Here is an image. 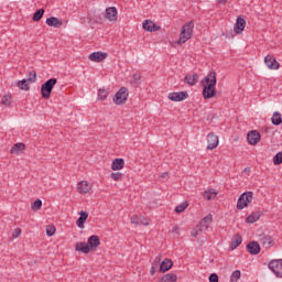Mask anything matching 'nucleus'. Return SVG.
Wrapping results in <instances>:
<instances>
[{
	"mask_svg": "<svg viewBox=\"0 0 282 282\" xmlns=\"http://www.w3.org/2000/svg\"><path fill=\"white\" fill-rule=\"evenodd\" d=\"M12 237H13V239H18V237H21V228H15L12 231Z\"/></svg>",
	"mask_w": 282,
	"mask_h": 282,
	"instance_id": "obj_46",
	"label": "nucleus"
},
{
	"mask_svg": "<svg viewBox=\"0 0 282 282\" xmlns=\"http://www.w3.org/2000/svg\"><path fill=\"white\" fill-rule=\"evenodd\" d=\"M213 221V215H207L204 219L200 220V226H208Z\"/></svg>",
	"mask_w": 282,
	"mask_h": 282,
	"instance_id": "obj_41",
	"label": "nucleus"
},
{
	"mask_svg": "<svg viewBox=\"0 0 282 282\" xmlns=\"http://www.w3.org/2000/svg\"><path fill=\"white\" fill-rule=\"evenodd\" d=\"M108 97H109V90H107L105 88H100L99 91H98V98L100 100H105Z\"/></svg>",
	"mask_w": 282,
	"mask_h": 282,
	"instance_id": "obj_34",
	"label": "nucleus"
},
{
	"mask_svg": "<svg viewBox=\"0 0 282 282\" xmlns=\"http://www.w3.org/2000/svg\"><path fill=\"white\" fill-rule=\"evenodd\" d=\"M100 246V238L96 235H93L88 238V248L90 250H97Z\"/></svg>",
	"mask_w": 282,
	"mask_h": 282,
	"instance_id": "obj_17",
	"label": "nucleus"
},
{
	"mask_svg": "<svg viewBox=\"0 0 282 282\" xmlns=\"http://www.w3.org/2000/svg\"><path fill=\"white\" fill-rule=\"evenodd\" d=\"M248 171H250V167H246V169L243 170V173H248Z\"/></svg>",
	"mask_w": 282,
	"mask_h": 282,
	"instance_id": "obj_52",
	"label": "nucleus"
},
{
	"mask_svg": "<svg viewBox=\"0 0 282 282\" xmlns=\"http://www.w3.org/2000/svg\"><path fill=\"white\" fill-rule=\"evenodd\" d=\"M79 218L77 219V228H85V223L87 221V218L89 217V214L87 212L82 210L79 213Z\"/></svg>",
	"mask_w": 282,
	"mask_h": 282,
	"instance_id": "obj_23",
	"label": "nucleus"
},
{
	"mask_svg": "<svg viewBox=\"0 0 282 282\" xmlns=\"http://www.w3.org/2000/svg\"><path fill=\"white\" fill-rule=\"evenodd\" d=\"M273 164L275 166H279L280 164H282V152H278L274 156H273Z\"/></svg>",
	"mask_w": 282,
	"mask_h": 282,
	"instance_id": "obj_37",
	"label": "nucleus"
},
{
	"mask_svg": "<svg viewBox=\"0 0 282 282\" xmlns=\"http://www.w3.org/2000/svg\"><path fill=\"white\" fill-rule=\"evenodd\" d=\"M161 177H162V178L169 177V173H163V174H161Z\"/></svg>",
	"mask_w": 282,
	"mask_h": 282,
	"instance_id": "obj_51",
	"label": "nucleus"
},
{
	"mask_svg": "<svg viewBox=\"0 0 282 282\" xmlns=\"http://www.w3.org/2000/svg\"><path fill=\"white\" fill-rule=\"evenodd\" d=\"M184 83H187L189 87H195V85L199 83V75L198 74L186 75L184 77Z\"/></svg>",
	"mask_w": 282,
	"mask_h": 282,
	"instance_id": "obj_20",
	"label": "nucleus"
},
{
	"mask_svg": "<svg viewBox=\"0 0 282 282\" xmlns=\"http://www.w3.org/2000/svg\"><path fill=\"white\" fill-rule=\"evenodd\" d=\"M110 177L111 180H113V182H120V180H122V173L120 172L111 173Z\"/></svg>",
	"mask_w": 282,
	"mask_h": 282,
	"instance_id": "obj_43",
	"label": "nucleus"
},
{
	"mask_svg": "<svg viewBox=\"0 0 282 282\" xmlns=\"http://www.w3.org/2000/svg\"><path fill=\"white\" fill-rule=\"evenodd\" d=\"M26 80L29 83H36V73L34 70L30 72Z\"/></svg>",
	"mask_w": 282,
	"mask_h": 282,
	"instance_id": "obj_45",
	"label": "nucleus"
},
{
	"mask_svg": "<svg viewBox=\"0 0 282 282\" xmlns=\"http://www.w3.org/2000/svg\"><path fill=\"white\" fill-rule=\"evenodd\" d=\"M142 28L143 30H145V32H158V30H160V26L151 20H144L142 23Z\"/></svg>",
	"mask_w": 282,
	"mask_h": 282,
	"instance_id": "obj_15",
	"label": "nucleus"
},
{
	"mask_svg": "<svg viewBox=\"0 0 282 282\" xmlns=\"http://www.w3.org/2000/svg\"><path fill=\"white\" fill-rule=\"evenodd\" d=\"M261 212H253L246 218L247 224H256V221H259L261 219Z\"/></svg>",
	"mask_w": 282,
	"mask_h": 282,
	"instance_id": "obj_26",
	"label": "nucleus"
},
{
	"mask_svg": "<svg viewBox=\"0 0 282 282\" xmlns=\"http://www.w3.org/2000/svg\"><path fill=\"white\" fill-rule=\"evenodd\" d=\"M56 83H58V79H56V78H50L48 80H46V82L41 86L42 98H44L45 100H47L48 98H51V96H52V90H53L54 87L56 86Z\"/></svg>",
	"mask_w": 282,
	"mask_h": 282,
	"instance_id": "obj_3",
	"label": "nucleus"
},
{
	"mask_svg": "<svg viewBox=\"0 0 282 282\" xmlns=\"http://www.w3.org/2000/svg\"><path fill=\"white\" fill-rule=\"evenodd\" d=\"M75 250L77 252H83V254H89L91 252V249L87 242H77L75 245Z\"/></svg>",
	"mask_w": 282,
	"mask_h": 282,
	"instance_id": "obj_18",
	"label": "nucleus"
},
{
	"mask_svg": "<svg viewBox=\"0 0 282 282\" xmlns=\"http://www.w3.org/2000/svg\"><path fill=\"white\" fill-rule=\"evenodd\" d=\"M242 241H243V238L241 237V235H239V234L235 235L230 242L231 250H236V248H239V246H241Z\"/></svg>",
	"mask_w": 282,
	"mask_h": 282,
	"instance_id": "obj_25",
	"label": "nucleus"
},
{
	"mask_svg": "<svg viewBox=\"0 0 282 282\" xmlns=\"http://www.w3.org/2000/svg\"><path fill=\"white\" fill-rule=\"evenodd\" d=\"M239 279H241V271H239V270L234 271L230 276V281L237 282V281H239Z\"/></svg>",
	"mask_w": 282,
	"mask_h": 282,
	"instance_id": "obj_39",
	"label": "nucleus"
},
{
	"mask_svg": "<svg viewBox=\"0 0 282 282\" xmlns=\"http://www.w3.org/2000/svg\"><path fill=\"white\" fill-rule=\"evenodd\" d=\"M43 14H45V9H39L36 12L33 14V21L37 22L43 19Z\"/></svg>",
	"mask_w": 282,
	"mask_h": 282,
	"instance_id": "obj_33",
	"label": "nucleus"
},
{
	"mask_svg": "<svg viewBox=\"0 0 282 282\" xmlns=\"http://www.w3.org/2000/svg\"><path fill=\"white\" fill-rule=\"evenodd\" d=\"M105 18L111 22L118 21V9L116 7L107 8Z\"/></svg>",
	"mask_w": 282,
	"mask_h": 282,
	"instance_id": "obj_11",
	"label": "nucleus"
},
{
	"mask_svg": "<svg viewBox=\"0 0 282 282\" xmlns=\"http://www.w3.org/2000/svg\"><path fill=\"white\" fill-rule=\"evenodd\" d=\"M264 63L269 69H279L281 67V64L276 62V58L272 55H267L264 57Z\"/></svg>",
	"mask_w": 282,
	"mask_h": 282,
	"instance_id": "obj_10",
	"label": "nucleus"
},
{
	"mask_svg": "<svg viewBox=\"0 0 282 282\" xmlns=\"http://www.w3.org/2000/svg\"><path fill=\"white\" fill-rule=\"evenodd\" d=\"M260 243L268 250L274 246V240L272 239V236L263 235L260 238Z\"/></svg>",
	"mask_w": 282,
	"mask_h": 282,
	"instance_id": "obj_16",
	"label": "nucleus"
},
{
	"mask_svg": "<svg viewBox=\"0 0 282 282\" xmlns=\"http://www.w3.org/2000/svg\"><path fill=\"white\" fill-rule=\"evenodd\" d=\"M252 192L242 193L237 202L238 210H243V208H248V204H252Z\"/></svg>",
	"mask_w": 282,
	"mask_h": 282,
	"instance_id": "obj_4",
	"label": "nucleus"
},
{
	"mask_svg": "<svg viewBox=\"0 0 282 282\" xmlns=\"http://www.w3.org/2000/svg\"><path fill=\"white\" fill-rule=\"evenodd\" d=\"M43 207V200L36 199L34 203L31 204L32 210H41Z\"/></svg>",
	"mask_w": 282,
	"mask_h": 282,
	"instance_id": "obj_36",
	"label": "nucleus"
},
{
	"mask_svg": "<svg viewBox=\"0 0 282 282\" xmlns=\"http://www.w3.org/2000/svg\"><path fill=\"white\" fill-rule=\"evenodd\" d=\"M194 29H195V22L194 21H189V22L185 23L181 28V33H180L177 44L178 45H184V43H186V41H191V39H193V30Z\"/></svg>",
	"mask_w": 282,
	"mask_h": 282,
	"instance_id": "obj_2",
	"label": "nucleus"
},
{
	"mask_svg": "<svg viewBox=\"0 0 282 282\" xmlns=\"http://www.w3.org/2000/svg\"><path fill=\"white\" fill-rule=\"evenodd\" d=\"M56 234V227L54 226H46V235L47 237H54V235Z\"/></svg>",
	"mask_w": 282,
	"mask_h": 282,
	"instance_id": "obj_42",
	"label": "nucleus"
},
{
	"mask_svg": "<svg viewBox=\"0 0 282 282\" xmlns=\"http://www.w3.org/2000/svg\"><path fill=\"white\" fill-rule=\"evenodd\" d=\"M131 224H134V226H140V224H142V216L133 215L131 217Z\"/></svg>",
	"mask_w": 282,
	"mask_h": 282,
	"instance_id": "obj_40",
	"label": "nucleus"
},
{
	"mask_svg": "<svg viewBox=\"0 0 282 282\" xmlns=\"http://www.w3.org/2000/svg\"><path fill=\"white\" fill-rule=\"evenodd\" d=\"M140 226H149V219L141 217Z\"/></svg>",
	"mask_w": 282,
	"mask_h": 282,
	"instance_id": "obj_48",
	"label": "nucleus"
},
{
	"mask_svg": "<svg viewBox=\"0 0 282 282\" xmlns=\"http://www.w3.org/2000/svg\"><path fill=\"white\" fill-rule=\"evenodd\" d=\"M46 25L50 28H61L63 25V20L56 17H51L46 19Z\"/></svg>",
	"mask_w": 282,
	"mask_h": 282,
	"instance_id": "obj_21",
	"label": "nucleus"
},
{
	"mask_svg": "<svg viewBox=\"0 0 282 282\" xmlns=\"http://www.w3.org/2000/svg\"><path fill=\"white\" fill-rule=\"evenodd\" d=\"M107 53L105 52H94L91 53L88 58L89 61H93L94 63H102V61H105V58H107Z\"/></svg>",
	"mask_w": 282,
	"mask_h": 282,
	"instance_id": "obj_12",
	"label": "nucleus"
},
{
	"mask_svg": "<svg viewBox=\"0 0 282 282\" xmlns=\"http://www.w3.org/2000/svg\"><path fill=\"white\" fill-rule=\"evenodd\" d=\"M167 98L173 102H182V100H186V98H188V93L187 91L170 93Z\"/></svg>",
	"mask_w": 282,
	"mask_h": 282,
	"instance_id": "obj_9",
	"label": "nucleus"
},
{
	"mask_svg": "<svg viewBox=\"0 0 282 282\" xmlns=\"http://www.w3.org/2000/svg\"><path fill=\"white\" fill-rule=\"evenodd\" d=\"M204 230H208V225L198 224L192 231V237H199Z\"/></svg>",
	"mask_w": 282,
	"mask_h": 282,
	"instance_id": "obj_28",
	"label": "nucleus"
},
{
	"mask_svg": "<svg viewBox=\"0 0 282 282\" xmlns=\"http://www.w3.org/2000/svg\"><path fill=\"white\" fill-rule=\"evenodd\" d=\"M269 269L278 279H282V260H271L269 262Z\"/></svg>",
	"mask_w": 282,
	"mask_h": 282,
	"instance_id": "obj_6",
	"label": "nucleus"
},
{
	"mask_svg": "<svg viewBox=\"0 0 282 282\" xmlns=\"http://www.w3.org/2000/svg\"><path fill=\"white\" fill-rule=\"evenodd\" d=\"M219 147V137L217 134L210 132L207 134V150L213 151Z\"/></svg>",
	"mask_w": 282,
	"mask_h": 282,
	"instance_id": "obj_7",
	"label": "nucleus"
},
{
	"mask_svg": "<svg viewBox=\"0 0 282 282\" xmlns=\"http://www.w3.org/2000/svg\"><path fill=\"white\" fill-rule=\"evenodd\" d=\"M124 169V159H115L111 164L112 171H122Z\"/></svg>",
	"mask_w": 282,
	"mask_h": 282,
	"instance_id": "obj_24",
	"label": "nucleus"
},
{
	"mask_svg": "<svg viewBox=\"0 0 282 282\" xmlns=\"http://www.w3.org/2000/svg\"><path fill=\"white\" fill-rule=\"evenodd\" d=\"M142 76H140V74H133L132 75V82L131 84L132 85H140V80H141Z\"/></svg>",
	"mask_w": 282,
	"mask_h": 282,
	"instance_id": "obj_44",
	"label": "nucleus"
},
{
	"mask_svg": "<svg viewBox=\"0 0 282 282\" xmlns=\"http://www.w3.org/2000/svg\"><path fill=\"white\" fill-rule=\"evenodd\" d=\"M173 268V260L166 258L162 262H160L159 272L161 274H164V272H169Z\"/></svg>",
	"mask_w": 282,
	"mask_h": 282,
	"instance_id": "obj_13",
	"label": "nucleus"
},
{
	"mask_svg": "<svg viewBox=\"0 0 282 282\" xmlns=\"http://www.w3.org/2000/svg\"><path fill=\"white\" fill-rule=\"evenodd\" d=\"M247 140L251 147H254L261 142V133H259L257 130H251L247 134Z\"/></svg>",
	"mask_w": 282,
	"mask_h": 282,
	"instance_id": "obj_8",
	"label": "nucleus"
},
{
	"mask_svg": "<svg viewBox=\"0 0 282 282\" xmlns=\"http://www.w3.org/2000/svg\"><path fill=\"white\" fill-rule=\"evenodd\" d=\"M247 250L250 254H259L261 252V247L259 246V242L251 241L247 245Z\"/></svg>",
	"mask_w": 282,
	"mask_h": 282,
	"instance_id": "obj_19",
	"label": "nucleus"
},
{
	"mask_svg": "<svg viewBox=\"0 0 282 282\" xmlns=\"http://www.w3.org/2000/svg\"><path fill=\"white\" fill-rule=\"evenodd\" d=\"M77 191L82 194L89 193V191H91V185H89V182L87 181H82L77 185Z\"/></svg>",
	"mask_w": 282,
	"mask_h": 282,
	"instance_id": "obj_22",
	"label": "nucleus"
},
{
	"mask_svg": "<svg viewBox=\"0 0 282 282\" xmlns=\"http://www.w3.org/2000/svg\"><path fill=\"white\" fill-rule=\"evenodd\" d=\"M271 122L275 127H279V124L282 123V117H281V113L279 111L273 112V116L271 118Z\"/></svg>",
	"mask_w": 282,
	"mask_h": 282,
	"instance_id": "obj_30",
	"label": "nucleus"
},
{
	"mask_svg": "<svg viewBox=\"0 0 282 282\" xmlns=\"http://www.w3.org/2000/svg\"><path fill=\"white\" fill-rule=\"evenodd\" d=\"M25 150V144L24 143H15L12 149L10 150V153L13 155H19L21 151Z\"/></svg>",
	"mask_w": 282,
	"mask_h": 282,
	"instance_id": "obj_29",
	"label": "nucleus"
},
{
	"mask_svg": "<svg viewBox=\"0 0 282 282\" xmlns=\"http://www.w3.org/2000/svg\"><path fill=\"white\" fill-rule=\"evenodd\" d=\"M18 87L22 91H30V84H28V79H21L18 82Z\"/></svg>",
	"mask_w": 282,
	"mask_h": 282,
	"instance_id": "obj_31",
	"label": "nucleus"
},
{
	"mask_svg": "<svg viewBox=\"0 0 282 282\" xmlns=\"http://www.w3.org/2000/svg\"><path fill=\"white\" fill-rule=\"evenodd\" d=\"M127 98H129V89L127 87H121L116 93L112 100L115 105H124V102H127Z\"/></svg>",
	"mask_w": 282,
	"mask_h": 282,
	"instance_id": "obj_5",
	"label": "nucleus"
},
{
	"mask_svg": "<svg viewBox=\"0 0 282 282\" xmlns=\"http://www.w3.org/2000/svg\"><path fill=\"white\" fill-rule=\"evenodd\" d=\"M236 34H241L246 30V19L238 17L234 26Z\"/></svg>",
	"mask_w": 282,
	"mask_h": 282,
	"instance_id": "obj_14",
	"label": "nucleus"
},
{
	"mask_svg": "<svg viewBox=\"0 0 282 282\" xmlns=\"http://www.w3.org/2000/svg\"><path fill=\"white\" fill-rule=\"evenodd\" d=\"M172 232H175V234L177 235V232H180V227L174 226V227L172 228Z\"/></svg>",
	"mask_w": 282,
	"mask_h": 282,
	"instance_id": "obj_49",
	"label": "nucleus"
},
{
	"mask_svg": "<svg viewBox=\"0 0 282 282\" xmlns=\"http://www.w3.org/2000/svg\"><path fill=\"white\" fill-rule=\"evenodd\" d=\"M2 105H4V107H10V105H12V96L4 95L2 98Z\"/></svg>",
	"mask_w": 282,
	"mask_h": 282,
	"instance_id": "obj_38",
	"label": "nucleus"
},
{
	"mask_svg": "<svg viewBox=\"0 0 282 282\" xmlns=\"http://www.w3.org/2000/svg\"><path fill=\"white\" fill-rule=\"evenodd\" d=\"M209 282H219V275H217V273H212L209 275Z\"/></svg>",
	"mask_w": 282,
	"mask_h": 282,
	"instance_id": "obj_47",
	"label": "nucleus"
},
{
	"mask_svg": "<svg viewBox=\"0 0 282 282\" xmlns=\"http://www.w3.org/2000/svg\"><path fill=\"white\" fill-rule=\"evenodd\" d=\"M188 208V202H183L175 207V213H184V210Z\"/></svg>",
	"mask_w": 282,
	"mask_h": 282,
	"instance_id": "obj_35",
	"label": "nucleus"
},
{
	"mask_svg": "<svg viewBox=\"0 0 282 282\" xmlns=\"http://www.w3.org/2000/svg\"><path fill=\"white\" fill-rule=\"evenodd\" d=\"M227 2H228V0H218V3L226 4Z\"/></svg>",
	"mask_w": 282,
	"mask_h": 282,
	"instance_id": "obj_50",
	"label": "nucleus"
},
{
	"mask_svg": "<svg viewBox=\"0 0 282 282\" xmlns=\"http://www.w3.org/2000/svg\"><path fill=\"white\" fill-rule=\"evenodd\" d=\"M161 261H162V260L160 259V257H156V258L153 260L152 267H151V269H150V274H151V276H155L158 270H160V263H161Z\"/></svg>",
	"mask_w": 282,
	"mask_h": 282,
	"instance_id": "obj_27",
	"label": "nucleus"
},
{
	"mask_svg": "<svg viewBox=\"0 0 282 282\" xmlns=\"http://www.w3.org/2000/svg\"><path fill=\"white\" fill-rule=\"evenodd\" d=\"M200 85H203V98L205 100H210V98H215V87L217 85V73L215 70H210L207 76H205L200 80Z\"/></svg>",
	"mask_w": 282,
	"mask_h": 282,
	"instance_id": "obj_1",
	"label": "nucleus"
},
{
	"mask_svg": "<svg viewBox=\"0 0 282 282\" xmlns=\"http://www.w3.org/2000/svg\"><path fill=\"white\" fill-rule=\"evenodd\" d=\"M215 197H217V191H215V189H208L204 193L205 199L210 200V199H215Z\"/></svg>",
	"mask_w": 282,
	"mask_h": 282,
	"instance_id": "obj_32",
	"label": "nucleus"
}]
</instances>
